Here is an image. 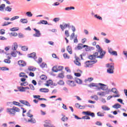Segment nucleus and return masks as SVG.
Listing matches in <instances>:
<instances>
[{"label": "nucleus", "mask_w": 127, "mask_h": 127, "mask_svg": "<svg viewBox=\"0 0 127 127\" xmlns=\"http://www.w3.org/2000/svg\"><path fill=\"white\" fill-rule=\"evenodd\" d=\"M96 48L98 49V52H97V53L98 54V58L102 59L104 56H105V54H106V51L103 50V49H102V48H101L99 45H97L96 46Z\"/></svg>", "instance_id": "1"}, {"label": "nucleus", "mask_w": 127, "mask_h": 127, "mask_svg": "<svg viewBox=\"0 0 127 127\" xmlns=\"http://www.w3.org/2000/svg\"><path fill=\"white\" fill-rule=\"evenodd\" d=\"M7 113L11 115H15V113L19 112L20 110L19 108L15 107H13L12 108L7 109Z\"/></svg>", "instance_id": "2"}, {"label": "nucleus", "mask_w": 127, "mask_h": 127, "mask_svg": "<svg viewBox=\"0 0 127 127\" xmlns=\"http://www.w3.org/2000/svg\"><path fill=\"white\" fill-rule=\"evenodd\" d=\"M98 62V61L97 60H95L94 61H88L85 62V67L86 68L87 67H91L92 65H94V64H95V63H97Z\"/></svg>", "instance_id": "3"}, {"label": "nucleus", "mask_w": 127, "mask_h": 127, "mask_svg": "<svg viewBox=\"0 0 127 127\" xmlns=\"http://www.w3.org/2000/svg\"><path fill=\"white\" fill-rule=\"evenodd\" d=\"M112 92L115 94L116 95L113 96V98H119L120 97V94H119V91H118V89H117L116 88H113L111 90Z\"/></svg>", "instance_id": "4"}, {"label": "nucleus", "mask_w": 127, "mask_h": 127, "mask_svg": "<svg viewBox=\"0 0 127 127\" xmlns=\"http://www.w3.org/2000/svg\"><path fill=\"white\" fill-rule=\"evenodd\" d=\"M98 53L96 52L94 53L93 55H90L88 56V58L89 59H90V60H95V59H96V58H98Z\"/></svg>", "instance_id": "5"}, {"label": "nucleus", "mask_w": 127, "mask_h": 127, "mask_svg": "<svg viewBox=\"0 0 127 127\" xmlns=\"http://www.w3.org/2000/svg\"><path fill=\"white\" fill-rule=\"evenodd\" d=\"M44 127H53V125H51V121L50 120H45Z\"/></svg>", "instance_id": "6"}, {"label": "nucleus", "mask_w": 127, "mask_h": 127, "mask_svg": "<svg viewBox=\"0 0 127 127\" xmlns=\"http://www.w3.org/2000/svg\"><path fill=\"white\" fill-rule=\"evenodd\" d=\"M82 113L84 114V115H85V116H90L92 118H94L95 117V113L90 111H84Z\"/></svg>", "instance_id": "7"}, {"label": "nucleus", "mask_w": 127, "mask_h": 127, "mask_svg": "<svg viewBox=\"0 0 127 127\" xmlns=\"http://www.w3.org/2000/svg\"><path fill=\"white\" fill-rule=\"evenodd\" d=\"M33 30L36 32L33 34V36H34V37H40V36H41V33H40V31H39V30L34 28Z\"/></svg>", "instance_id": "8"}, {"label": "nucleus", "mask_w": 127, "mask_h": 127, "mask_svg": "<svg viewBox=\"0 0 127 127\" xmlns=\"http://www.w3.org/2000/svg\"><path fill=\"white\" fill-rule=\"evenodd\" d=\"M18 65L20 67H25L26 66V62H24L23 60H20L18 61Z\"/></svg>", "instance_id": "9"}, {"label": "nucleus", "mask_w": 127, "mask_h": 127, "mask_svg": "<svg viewBox=\"0 0 127 127\" xmlns=\"http://www.w3.org/2000/svg\"><path fill=\"white\" fill-rule=\"evenodd\" d=\"M17 89H18L19 92H27V90H29V87H18Z\"/></svg>", "instance_id": "10"}, {"label": "nucleus", "mask_w": 127, "mask_h": 127, "mask_svg": "<svg viewBox=\"0 0 127 127\" xmlns=\"http://www.w3.org/2000/svg\"><path fill=\"white\" fill-rule=\"evenodd\" d=\"M98 85L100 86V89L103 90V91H107L108 90V86L107 85L103 83H98Z\"/></svg>", "instance_id": "11"}, {"label": "nucleus", "mask_w": 127, "mask_h": 127, "mask_svg": "<svg viewBox=\"0 0 127 127\" xmlns=\"http://www.w3.org/2000/svg\"><path fill=\"white\" fill-rule=\"evenodd\" d=\"M60 27L61 28L63 31H64V29L67 28L68 27H70V24H64V25L61 24L60 25Z\"/></svg>", "instance_id": "12"}, {"label": "nucleus", "mask_w": 127, "mask_h": 127, "mask_svg": "<svg viewBox=\"0 0 127 127\" xmlns=\"http://www.w3.org/2000/svg\"><path fill=\"white\" fill-rule=\"evenodd\" d=\"M71 30L73 31V33L71 34L70 37L71 39H73L74 38V36H75V31H76V28L74 26H72Z\"/></svg>", "instance_id": "13"}, {"label": "nucleus", "mask_w": 127, "mask_h": 127, "mask_svg": "<svg viewBox=\"0 0 127 127\" xmlns=\"http://www.w3.org/2000/svg\"><path fill=\"white\" fill-rule=\"evenodd\" d=\"M20 103L22 104L23 105H25V106H27V107H30V104L27 101L25 100H20Z\"/></svg>", "instance_id": "14"}, {"label": "nucleus", "mask_w": 127, "mask_h": 127, "mask_svg": "<svg viewBox=\"0 0 127 127\" xmlns=\"http://www.w3.org/2000/svg\"><path fill=\"white\" fill-rule=\"evenodd\" d=\"M28 57H29V58H33V59H36L37 58V57H36V53H35L29 54Z\"/></svg>", "instance_id": "15"}, {"label": "nucleus", "mask_w": 127, "mask_h": 127, "mask_svg": "<svg viewBox=\"0 0 127 127\" xmlns=\"http://www.w3.org/2000/svg\"><path fill=\"white\" fill-rule=\"evenodd\" d=\"M67 83L68 84V85H69V86H71V87H75V86H76V84H75V82H74V81L67 80Z\"/></svg>", "instance_id": "16"}, {"label": "nucleus", "mask_w": 127, "mask_h": 127, "mask_svg": "<svg viewBox=\"0 0 127 127\" xmlns=\"http://www.w3.org/2000/svg\"><path fill=\"white\" fill-rule=\"evenodd\" d=\"M80 59L79 58H76L75 60L74 61L75 64L77 66H81V63H80Z\"/></svg>", "instance_id": "17"}, {"label": "nucleus", "mask_w": 127, "mask_h": 127, "mask_svg": "<svg viewBox=\"0 0 127 127\" xmlns=\"http://www.w3.org/2000/svg\"><path fill=\"white\" fill-rule=\"evenodd\" d=\"M28 123H31V124H35V123H36V121L35 120V119H34L33 117H31L30 119H29L28 120Z\"/></svg>", "instance_id": "18"}, {"label": "nucleus", "mask_w": 127, "mask_h": 127, "mask_svg": "<svg viewBox=\"0 0 127 127\" xmlns=\"http://www.w3.org/2000/svg\"><path fill=\"white\" fill-rule=\"evenodd\" d=\"M19 77L23 78H28V76L24 72H20L19 74Z\"/></svg>", "instance_id": "19"}, {"label": "nucleus", "mask_w": 127, "mask_h": 127, "mask_svg": "<svg viewBox=\"0 0 127 127\" xmlns=\"http://www.w3.org/2000/svg\"><path fill=\"white\" fill-rule=\"evenodd\" d=\"M53 81L52 80H49L47 81V83L45 84V86H47V87H49L50 85H52Z\"/></svg>", "instance_id": "20"}, {"label": "nucleus", "mask_w": 127, "mask_h": 127, "mask_svg": "<svg viewBox=\"0 0 127 127\" xmlns=\"http://www.w3.org/2000/svg\"><path fill=\"white\" fill-rule=\"evenodd\" d=\"M107 67H108V68H109L110 69H115V65L114 64L112 63L110 64H107Z\"/></svg>", "instance_id": "21"}, {"label": "nucleus", "mask_w": 127, "mask_h": 127, "mask_svg": "<svg viewBox=\"0 0 127 127\" xmlns=\"http://www.w3.org/2000/svg\"><path fill=\"white\" fill-rule=\"evenodd\" d=\"M66 50L69 53V54H72V47L71 46H68L66 48Z\"/></svg>", "instance_id": "22"}, {"label": "nucleus", "mask_w": 127, "mask_h": 127, "mask_svg": "<svg viewBox=\"0 0 127 127\" xmlns=\"http://www.w3.org/2000/svg\"><path fill=\"white\" fill-rule=\"evenodd\" d=\"M40 91L43 93H48V92H49V89L47 88H41Z\"/></svg>", "instance_id": "23"}, {"label": "nucleus", "mask_w": 127, "mask_h": 127, "mask_svg": "<svg viewBox=\"0 0 127 127\" xmlns=\"http://www.w3.org/2000/svg\"><path fill=\"white\" fill-rule=\"evenodd\" d=\"M38 24H48V22L46 20H43L39 22Z\"/></svg>", "instance_id": "24"}, {"label": "nucleus", "mask_w": 127, "mask_h": 127, "mask_svg": "<svg viewBox=\"0 0 127 127\" xmlns=\"http://www.w3.org/2000/svg\"><path fill=\"white\" fill-rule=\"evenodd\" d=\"M5 7V4H2L0 6V11H3L4 10V8Z\"/></svg>", "instance_id": "25"}, {"label": "nucleus", "mask_w": 127, "mask_h": 127, "mask_svg": "<svg viewBox=\"0 0 127 127\" xmlns=\"http://www.w3.org/2000/svg\"><path fill=\"white\" fill-rule=\"evenodd\" d=\"M113 108L115 109H120V108H122V105L119 104H116L113 106Z\"/></svg>", "instance_id": "26"}, {"label": "nucleus", "mask_w": 127, "mask_h": 127, "mask_svg": "<svg viewBox=\"0 0 127 127\" xmlns=\"http://www.w3.org/2000/svg\"><path fill=\"white\" fill-rule=\"evenodd\" d=\"M17 44H14V45L12 46V50L15 51L17 49Z\"/></svg>", "instance_id": "27"}, {"label": "nucleus", "mask_w": 127, "mask_h": 127, "mask_svg": "<svg viewBox=\"0 0 127 127\" xmlns=\"http://www.w3.org/2000/svg\"><path fill=\"white\" fill-rule=\"evenodd\" d=\"M102 110L104 111H110V108L107 107L106 106H102Z\"/></svg>", "instance_id": "28"}, {"label": "nucleus", "mask_w": 127, "mask_h": 127, "mask_svg": "<svg viewBox=\"0 0 127 127\" xmlns=\"http://www.w3.org/2000/svg\"><path fill=\"white\" fill-rule=\"evenodd\" d=\"M89 86L90 88H92V87H98V84L92 83L89 84Z\"/></svg>", "instance_id": "29"}, {"label": "nucleus", "mask_w": 127, "mask_h": 127, "mask_svg": "<svg viewBox=\"0 0 127 127\" xmlns=\"http://www.w3.org/2000/svg\"><path fill=\"white\" fill-rule=\"evenodd\" d=\"M108 73H109V74H113L114 73V69L113 68H108L107 69Z\"/></svg>", "instance_id": "30"}, {"label": "nucleus", "mask_w": 127, "mask_h": 127, "mask_svg": "<svg viewBox=\"0 0 127 127\" xmlns=\"http://www.w3.org/2000/svg\"><path fill=\"white\" fill-rule=\"evenodd\" d=\"M64 35H65L66 37H69V36H70L68 30H66L64 31Z\"/></svg>", "instance_id": "31"}, {"label": "nucleus", "mask_w": 127, "mask_h": 127, "mask_svg": "<svg viewBox=\"0 0 127 127\" xmlns=\"http://www.w3.org/2000/svg\"><path fill=\"white\" fill-rule=\"evenodd\" d=\"M20 21L22 23H27V22H28L27 19H21Z\"/></svg>", "instance_id": "32"}, {"label": "nucleus", "mask_w": 127, "mask_h": 127, "mask_svg": "<svg viewBox=\"0 0 127 127\" xmlns=\"http://www.w3.org/2000/svg\"><path fill=\"white\" fill-rule=\"evenodd\" d=\"M64 59H69L70 58V56L68 55V54L64 53Z\"/></svg>", "instance_id": "33"}, {"label": "nucleus", "mask_w": 127, "mask_h": 127, "mask_svg": "<svg viewBox=\"0 0 127 127\" xmlns=\"http://www.w3.org/2000/svg\"><path fill=\"white\" fill-rule=\"evenodd\" d=\"M40 67H41V68H45L47 67V64L45 63H43L41 64Z\"/></svg>", "instance_id": "34"}, {"label": "nucleus", "mask_w": 127, "mask_h": 127, "mask_svg": "<svg viewBox=\"0 0 127 127\" xmlns=\"http://www.w3.org/2000/svg\"><path fill=\"white\" fill-rule=\"evenodd\" d=\"M58 84L59 85H60L61 86H63L64 85V81L63 80H60L58 82Z\"/></svg>", "instance_id": "35"}, {"label": "nucleus", "mask_w": 127, "mask_h": 127, "mask_svg": "<svg viewBox=\"0 0 127 127\" xmlns=\"http://www.w3.org/2000/svg\"><path fill=\"white\" fill-rule=\"evenodd\" d=\"M94 17L97 19H99V20H102V19H103L102 17L100 16V15H98V14H95Z\"/></svg>", "instance_id": "36"}, {"label": "nucleus", "mask_w": 127, "mask_h": 127, "mask_svg": "<svg viewBox=\"0 0 127 127\" xmlns=\"http://www.w3.org/2000/svg\"><path fill=\"white\" fill-rule=\"evenodd\" d=\"M21 49L23 51H27L28 48L26 46H23L21 47Z\"/></svg>", "instance_id": "37"}, {"label": "nucleus", "mask_w": 127, "mask_h": 127, "mask_svg": "<svg viewBox=\"0 0 127 127\" xmlns=\"http://www.w3.org/2000/svg\"><path fill=\"white\" fill-rule=\"evenodd\" d=\"M97 116L98 117H104L105 116V115L104 114V113H103L101 112H99L97 113Z\"/></svg>", "instance_id": "38"}, {"label": "nucleus", "mask_w": 127, "mask_h": 127, "mask_svg": "<svg viewBox=\"0 0 127 127\" xmlns=\"http://www.w3.org/2000/svg\"><path fill=\"white\" fill-rule=\"evenodd\" d=\"M40 79L42 80H46V79H47V76L43 74L40 76Z\"/></svg>", "instance_id": "39"}, {"label": "nucleus", "mask_w": 127, "mask_h": 127, "mask_svg": "<svg viewBox=\"0 0 127 127\" xmlns=\"http://www.w3.org/2000/svg\"><path fill=\"white\" fill-rule=\"evenodd\" d=\"M71 9H75V7L71 6V7H67L65 8V10H70Z\"/></svg>", "instance_id": "40"}, {"label": "nucleus", "mask_w": 127, "mask_h": 127, "mask_svg": "<svg viewBox=\"0 0 127 127\" xmlns=\"http://www.w3.org/2000/svg\"><path fill=\"white\" fill-rule=\"evenodd\" d=\"M28 69L29 71H35V68L33 66H29Z\"/></svg>", "instance_id": "41"}, {"label": "nucleus", "mask_w": 127, "mask_h": 127, "mask_svg": "<svg viewBox=\"0 0 127 127\" xmlns=\"http://www.w3.org/2000/svg\"><path fill=\"white\" fill-rule=\"evenodd\" d=\"M19 28L17 27H14V28H12L10 29V30L11 31H17V30H18Z\"/></svg>", "instance_id": "42"}, {"label": "nucleus", "mask_w": 127, "mask_h": 127, "mask_svg": "<svg viewBox=\"0 0 127 127\" xmlns=\"http://www.w3.org/2000/svg\"><path fill=\"white\" fill-rule=\"evenodd\" d=\"M12 9V8H11V7H9V6H7L5 9V10L6 11H9V12H10L11 11V10Z\"/></svg>", "instance_id": "43"}, {"label": "nucleus", "mask_w": 127, "mask_h": 127, "mask_svg": "<svg viewBox=\"0 0 127 127\" xmlns=\"http://www.w3.org/2000/svg\"><path fill=\"white\" fill-rule=\"evenodd\" d=\"M68 118L66 117L65 116H64L62 118V121H63V122H66Z\"/></svg>", "instance_id": "44"}, {"label": "nucleus", "mask_w": 127, "mask_h": 127, "mask_svg": "<svg viewBox=\"0 0 127 127\" xmlns=\"http://www.w3.org/2000/svg\"><path fill=\"white\" fill-rule=\"evenodd\" d=\"M52 70L53 72H58V68H57V66H54Z\"/></svg>", "instance_id": "45"}, {"label": "nucleus", "mask_w": 127, "mask_h": 127, "mask_svg": "<svg viewBox=\"0 0 127 127\" xmlns=\"http://www.w3.org/2000/svg\"><path fill=\"white\" fill-rule=\"evenodd\" d=\"M83 48V45L81 44H79L77 46V49L79 50H81V49H82Z\"/></svg>", "instance_id": "46"}, {"label": "nucleus", "mask_w": 127, "mask_h": 127, "mask_svg": "<svg viewBox=\"0 0 127 127\" xmlns=\"http://www.w3.org/2000/svg\"><path fill=\"white\" fill-rule=\"evenodd\" d=\"M19 18V16H14L13 17H12L11 19H10V20L11 21H12V20H15V19H17Z\"/></svg>", "instance_id": "47"}, {"label": "nucleus", "mask_w": 127, "mask_h": 127, "mask_svg": "<svg viewBox=\"0 0 127 127\" xmlns=\"http://www.w3.org/2000/svg\"><path fill=\"white\" fill-rule=\"evenodd\" d=\"M76 82L77 84H82V80L79 78L76 79Z\"/></svg>", "instance_id": "48"}, {"label": "nucleus", "mask_w": 127, "mask_h": 127, "mask_svg": "<svg viewBox=\"0 0 127 127\" xmlns=\"http://www.w3.org/2000/svg\"><path fill=\"white\" fill-rule=\"evenodd\" d=\"M26 14H27V16H29V17H31V16H32V13H31V12H27Z\"/></svg>", "instance_id": "49"}, {"label": "nucleus", "mask_w": 127, "mask_h": 127, "mask_svg": "<svg viewBox=\"0 0 127 127\" xmlns=\"http://www.w3.org/2000/svg\"><path fill=\"white\" fill-rule=\"evenodd\" d=\"M111 55H114L115 56H118V53L117 51H113L111 53Z\"/></svg>", "instance_id": "50"}, {"label": "nucleus", "mask_w": 127, "mask_h": 127, "mask_svg": "<svg viewBox=\"0 0 127 127\" xmlns=\"http://www.w3.org/2000/svg\"><path fill=\"white\" fill-rule=\"evenodd\" d=\"M29 87L31 89V90H32L33 91H34L35 90V88H34V86L32 84H30Z\"/></svg>", "instance_id": "51"}, {"label": "nucleus", "mask_w": 127, "mask_h": 127, "mask_svg": "<svg viewBox=\"0 0 127 127\" xmlns=\"http://www.w3.org/2000/svg\"><path fill=\"white\" fill-rule=\"evenodd\" d=\"M63 69H64V67H63V66H60L58 68V71H62V70H63Z\"/></svg>", "instance_id": "52"}, {"label": "nucleus", "mask_w": 127, "mask_h": 127, "mask_svg": "<svg viewBox=\"0 0 127 127\" xmlns=\"http://www.w3.org/2000/svg\"><path fill=\"white\" fill-rule=\"evenodd\" d=\"M4 62L5 63H7V64H9V63H10V61L8 59H5L4 60Z\"/></svg>", "instance_id": "53"}, {"label": "nucleus", "mask_w": 127, "mask_h": 127, "mask_svg": "<svg viewBox=\"0 0 127 127\" xmlns=\"http://www.w3.org/2000/svg\"><path fill=\"white\" fill-rule=\"evenodd\" d=\"M20 103L19 102H17L16 101H13V104L15 105V106H19Z\"/></svg>", "instance_id": "54"}, {"label": "nucleus", "mask_w": 127, "mask_h": 127, "mask_svg": "<svg viewBox=\"0 0 127 127\" xmlns=\"http://www.w3.org/2000/svg\"><path fill=\"white\" fill-rule=\"evenodd\" d=\"M11 24V22H5L3 25H2V26H5L6 25H8V24Z\"/></svg>", "instance_id": "55"}, {"label": "nucleus", "mask_w": 127, "mask_h": 127, "mask_svg": "<svg viewBox=\"0 0 127 127\" xmlns=\"http://www.w3.org/2000/svg\"><path fill=\"white\" fill-rule=\"evenodd\" d=\"M58 77H59V78H64V74L63 73H60V74H59V75H58Z\"/></svg>", "instance_id": "56"}, {"label": "nucleus", "mask_w": 127, "mask_h": 127, "mask_svg": "<svg viewBox=\"0 0 127 127\" xmlns=\"http://www.w3.org/2000/svg\"><path fill=\"white\" fill-rule=\"evenodd\" d=\"M53 20L55 22H58L60 20V18H55Z\"/></svg>", "instance_id": "57"}, {"label": "nucleus", "mask_w": 127, "mask_h": 127, "mask_svg": "<svg viewBox=\"0 0 127 127\" xmlns=\"http://www.w3.org/2000/svg\"><path fill=\"white\" fill-rule=\"evenodd\" d=\"M82 119H83V120H90V117L89 116H83L82 117Z\"/></svg>", "instance_id": "58"}, {"label": "nucleus", "mask_w": 127, "mask_h": 127, "mask_svg": "<svg viewBox=\"0 0 127 127\" xmlns=\"http://www.w3.org/2000/svg\"><path fill=\"white\" fill-rule=\"evenodd\" d=\"M21 86H27V85H28V83L27 82H25L24 83H20Z\"/></svg>", "instance_id": "59"}, {"label": "nucleus", "mask_w": 127, "mask_h": 127, "mask_svg": "<svg viewBox=\"0 0 127 127\" xmlns=\"http://www.w3.org/2000/svg\"><path fill=\"white\" fill-rule=\"evenodd\" d=\"M11 55H12L13 57H16V53L13 52L11 53Z\"/></svg>", "instance_id": "60"}, {"label": "nucleus", "mask_w": 127, "mask_h": 127, "mask_svg": "<svg viewBox=\"0 0 127 127\" xmlns=\"http://www.w3.org/2000/svg\"><path fill=\"white\" fill-rule=\"evenodd\" d=\"M42 63V58H39L38 60V64H40V63Z\"/></svg>", "instance_id": "61"}, {"label": "nucleus", "mask_w": 127, "mask_h": 127, "mask_svg": "<svg viewBox=\"0 0 127 127\" xmlns=\"http://www.w3.org/2000/svg\"><path fill=\"white\" fill-rule=\"evenodd\" d=\"M11 34L12 36H17V33L16 32H12L11 33Z\"/></svg>", "instance_id": "62"}, {"label": "nucleus", "mask_w": 127, "mask_h": 127, "mask_svg": "<svg viewBox=\"0 0 127 127\" xmlns=\"http://www.w3.org/2000/svg\"><path fill=\"white\" fill-rule=\"evenodd\" d=\"M29 75L30 77H34V73L32 72H30L29 74Z\"/></svg>", "instance_id": "63"}, {"label": "nucleus", "mask_w": 127, "mask_h": 127, "mask_svg": "<svg viewBox=\"0 0 127 127\" xmlns=\"http://www.w3.org/2000/svg\"><path fill=\"white\" fill-rule=\"evenodd\" d=\"M96 125H97V126H102V123H101V122H97L96 123Z\"/></svg>", "instance_id": "64"}]
</instances>
